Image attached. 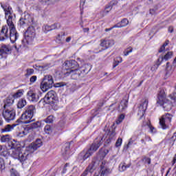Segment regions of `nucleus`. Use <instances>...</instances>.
<instances>
[{
  "mask_svg": "<svg viewBox=\"0 0 176 176\" xmlns=\"http://www.w3.org/2000/svg\"><path fill=\"white\" fill-rule=\"evenodd\" d=\"M1 6L5 12L6 19H7V24L9 28H8L7 25L2 27L0 31V41H5V39L10 38L12 43H16V41L19 39V33L17 32V30H16L14 23H13V20H14L16 15L14 13H13V10L12 9V7L9 6V4L1 3Z\"/></svg>",
  "mask_w": 176,
  "mask_h": 176,
  "instance_id": "obj_1",
  "label": "nucleus"
},
{
  "mask_svg": "<svg viewBox=\"0 0 176 176\" xmlns=\"http://www.w3.org/2000/svg\"><path fill=\"white\" fill-rule=\"evenodd\" d=\"M42 146V140L40 139H37L35 142L30 144L27 148L25 151L22 150L20 148H11L10 150V153L14 159H18L21 163L22 162H25L28 157L30 156V153H34L38 148H41Z\"/></svg>",
  "mask_w": 176,
  "mask_h": 176,
  "instance_id": "obj_2",
  "label": "nucleus"
},
{
  "mask_svg": "<svg viewBox=\"0 0 176 176\" xmlns=\"http://www.w3.org/2000/svg\"><path fill=\"white\" fill-rule=\"evenodd\" d=\"M35 38V28L33 26H30L25 33V38L21 41L17 42L14 47L16 50L24 49L28 45H31Z\"/></svg>",
  "mask_w": 176,
  "mask_h": 176,
  "instance_id": "obj_3",
  "label": "nucleus"
},
{
  "mask_svg": "<svg viewBox=\"0 0 176 176\" xmlns=\"http://www.w3.org/2000/svg\"><path fill=\"white\" fill-rule=\"evenodd\" d=\"M103 140V138H97L95 140L94 142L91 145L90 148L87 151H82L79 154L78 157L82 159V160H86L87 159H89V157H90V156H92L93 153H94V152H96L97 149H98V148L101 146V144H102V142H104Z\"/></svg>",
  "mask_w": 176,
  "mask_h": 176,
  "instance_id": "obj_4",
  "label": "nucleus"
},
{
  "mask_svg": "<svg viewBox=\"0 0 176 176\" xmlns=\"http://www.w3.org/2000/svg\"><path fill=\"white\" fill-rule=\"evenodd\" d=\"M35 113H36V108L34 105H30L27 107L25 112L21 115V120H26L24 123L25 124H28V123L34 122V119H32V118H34Z\"/></svg>",
  "mask_w": 176,
  "mask_h": 176,
  "instance_id": "obj_5",
  "label": "nucleus"
},
{
  "mask_svg": "<svg viewBox=\"0 0 176 176\" xmlns=\"http://www.w3.org/2000/svg\"><path fill=\"white\" fill-rule=\"evenodd\" d=\"M157 104L163 107L164 111L171 110V101L167 99L166 97V93L164 90H161L158 94V99L157 100Z\"/></svg>",
  "mask_w": 176,
  "mask_h": 176,
  "instance_id": "obj_6",
  "label": "nucleus"
},
{
  "mask_svg": "<svg viewBox=\"0 0 176 176\" xmlns=\"http://www.w3.org/2000/svg\"><path fill=\"white\" fill-rule=\"evenodd\" d=\"M54 83V80H53V76L51 75L45 76L41 83V89L42 91H47L49 89H52Z\"/></svg>",
  "mask_w": 176,
  "mask_h": 176,
  "instance_id": "obj_7",
  "label": "nucleus"
},
{
  "mask_svg": "<svg viewBox=\"0 0 176 176\" xmlns=\"http://www.w3.org/2000/svg\"><path fill=\"white\" fill-rule=\"evenodd\" d=\"M86 72V70L85 69L79 68L76 69L74 70H69L67 72H63L64 75L65 76H71L72 79H74V80H76L78 79H80V78H82L83 73Z\"/></svg>",
  "mask_w": 176,
  "mask_h": 176,
  "instance_id": "obj_8",
  "label": "nucleus"
},
{
  "mask_svg": "<svg viewBox=\"0 0 176 176\" xmlns=\"http://www.w3.org/2000/svg\"><path fill=\"white\" fill-rule=\"evenodd\" d=\"M2 116L7 123H10L16 118V110L13 107L4 109L2 112Z\"/></svg>",
  "mask_w": 176,
  "mask_h": 176,
  "instance_id": "obj_9",
  "label": "nucleus"
},
{
  "mask_svg": "<svg viewBox=\"0 0 176 176\" xmlns=\"http://www.w3.org/2000/svg\"><path fill=\"white\" fill-rule=\"evenodd\" d=\"M173 119V116L168 113H166L160 119V126H161L163 130H166V129H168L170 127V123H171V120Z\"/></svg>",
  "mask_w": 176,
  "mask_h": 176,
  "instance_id": "obj_10",
  "label": "nucleus"
},
{
  "mask_svg": "<svg viewBox=\"0 0 176 176\" xmlns=\"http://www.w3.org/2000/svg\"><path fill=\"white\" fill-rule=\"evenodd\" d=\"M12 53V47L9 45L0 44V57L1 58H6L8 54Z\"/></svg>",
  "mask_w": 176,
  "mask_h": 176,
  "instance_id": "obj_11",
  "label": "nucleus"
},
{
  "mask_svg": "<svg viewBox=\"0 0 176 176\" xmlns=\"http://www.w3.org/2000/svg\"><path fill=\"white\" fill-rule=\"evenodd\" d=\"M148 99H143L142 102L140 103L138 107V115L140 116V119H142V116H144L145 113V111H146L148 108Z\"/></svg>",
  "mask_w": 176,
  "mask_h": 176,
  "instance_id": "obj_12",
  "label": "nucleus"
},
{
  "mask_svg": "<svg viewBox=\"0 0 176 176\" xmlns=\"http://www.w3.org/2000/svg\"><path fill=\"white\" fill-rule=\"evenodd\" d=\"M78 66V62L75 60H66L64 65V72L74 71V68H76Z\"/></svg>",
  "mask_w": 176,
  "mask_h": 176,
  "instance_id": "obj_13",
  "label": "nucleus"
},
{
  "mask_svg": "<svg viewBox=\"0 0 176 176\" xmlns=\"http://www.w3.org/2000/svg\"><path fill=\"white\" fill-rule=\"evenodd\" d=\"M176 67V58L174 59L173 64L170 65V63H166V74L165 78H170L171 75H173V72L175 69Z\"/></svg>",
  "mask_w": 176,
  "mask_h": 176,
  "instance_id": "obj_14",
  "label": "nucleus"
},
{
  "mask_svg": "<svg viewBox=\"0 0 176 176\" xmlns=\"http://www.w3.org/2000/svg\"><path fill=\"white\" fill-rule=\"evenodd\" d=\"M56 91L51 90L45 95V98L50 104H54L56 101Z\"/></svg>",
  "mask_w": 176,
  "mask_h": 176,
  "instance_id": "obj_15",
  "label": "nucleus"
},
{
  "mask_svg": "<svg viewBox=\"0 0 176 176\" xmlns=\"http://www.w3.org/2000/svg\"><path fill=\"white\" fill-rule=\"evenodd\" d=\"M27 98L31 102H38L39 101V95L36 94L34 91H29L27 94Z\"/></svg>",
  "mask_w": 176,
  "mask_h": 176,
  "instance_id": "obj_16",
  "label": "nucleus"
},
{
  "mask_svg": "<svg viewBox=\"0 0 176 176\" xmlns=\"http://www.w3.org/2000/svg\"><path fill=\"white\" fill-rule=\"evenodd\" d=\"M114 45H115V41L112 39L101 40V42H100V46L101 47H103L104 50L108 49L109 47H111V46H113Z\"/></svg>",
  "mask_w": 176,
  "mask_h": 176,
  "instance_id": "obj_17",
  "label": "nucleus"
},
{
  "mask_svg": "<svg viewBox=\"0 0 176 176\" xmlns=\"http://www.w3.org/2000/svg\"><path fill=\"white\" fill-rule=\"evenodd\" d=\"M116 5H118V1L116 0L111 1L110 3L106 6L104 10L102 12V16H107V14L109 13V12L112 10V8H113V6H116Z\"/></svg>",
  "mask_w": 176,
  "mask_h": 176,
  "instance_id": "obj_18",
  "label": "nucleus"
},
{
  "mask_svg": "<svg viewBox=\"0 0 176 176\" xmlns=\"http://www.w3.org/2000/svg\"><path fill=\"white\" fill-rule=\"evenodd\" d=\"M111 173H112V170H111V169L105 167L104 162H102V165L100 166V176L109 175V174H111Z\"/></svg>",
  "mask_w": 176,
  "mask_h": 176,
  "instance_id": "obj_19",
  "label": "nucleus"
},
{
  "mask_svg": "<svg viewBox=\"0 0 176 176\" xmlns=\"http://www.w3.org/2000/svg\"><path fill=\"white\" fill-rule=\"evenodd\" d=\"M109 151H108V149H105V148H101L99 151L98 155V157L99 159V160H103V159L105 157V156H107L109 153Z\"/></svg>",
  "mask_w": 176,
  "mask_h": 176,
  "instance_id": "obj_20",
  "label": "nucleus"
},
{
  "mask_svg": "<svg viewBox=\"0 0 176 176\" xmlns=\"http://www.w3.org/2000/svg\"><path fill=\"white\" fill-rule=\"evenodd\" d=\"M116 135V132L115 131H109L106 136V143L109 144L113 138H115V136Z\"/></svg>",
  "mask_w": 176,
  "mask_h": 176,
  "instance_id": "obj_21",
  "label": "nucleus"
},
{
  "mask_svg": "<svg viewBox=\"0 0 176 176\" xmlns=\"http://www.w3.org/2000/svg\"><path fill=\"white\" fill-rule=\"evenodd\" d=\"M71 145V143H65V148L62 153L63 156H65V157H68L71 155V153H69V146Z\"/></svg>",
  "mask_w": 176,
  "mask_h": 176,
  "instance_id": "obj_22",
  "label": "nucleus"
},
{
  "mask_svg": "<svg viewBox=\"0 0 176 176\" xmlns=\"http://www.w3.org/2000/svg\"><path fill=\"white\" fill-rule=\"evenodd\" d=\"M129 25V20L127 19H122L120 23H117L114 26L113 28H122V27H126V25Z\"/></svg>",
  "mask_w": 176,
  "mask_h": 176,
  "instance_id": "obj_23",
  "label": "nucleus"
},
{
  "mask_svg": "<svg viewBox=\"0 0 176 176\" xmlns=\"http://www.w3.org/2000/svg\"><path fill=\"white\" fill-rule=\"evenodd\" d=\"M128 102H129L126 99H123L118 106V111H120V112H123V111H124V109L127 107Z\"/></svg>",
  "mask_w": 176,
  "mask_h": 176,
  "instance_id": "obj_24",
  "label": "nucleus"
},
{
  "mask_svg": "<svg viewBox=\"0 0 176 176\" xmlns=\"http://www.w3.org/2000/svg\"><path fill=\"white\" fill-rule=\"evenodd\" d=\"M14 102V99L8 97L4 104V109H9V107H12Z\"/></svg>",
  "mask_w": 176,
  "mask_h": 176,
  "instance_id": "obj_25",
  "label": "nucleus"
},
{
  "mask_svg": "<svg viewBox=\"0 0 176 176\" xmlns=\"http://www.w3.org/2000/svg\"><path fill=\"white\" fill-rule=\"evenodd\" d=\"M171 57H173V52H168L164 57L159 58L158 61H163V60L167 61V60H170Z\"/></svg>",
  "mask_w": 176,
  "mask_h": 176,
  "instance_id": "obj_26",
  "label": "nucleus"
},
{
  "mask_svg": "<svg viewBox=\"0 0 176 176\" xmlns=\"http://www.w3.org/2000/svg\"><path fill=\"white\" fill-rule=\"evenodd\" d=\"M27 105V101L25 99H21L17 103V108L21 109Z\"/></svg>",
  "mask_w": 176,
  "mask_h": 176,
  "instance_id": "obj_27",
  "label": "nucleus"
},
{
  "mask_svg": "<svg viewBox=\"0 0 176 176\" xmlns=\"http://www.w3.org/2000/svg\"><path fill=\"white\" fill-rule=\"evenodd\" d=\"M130 168V164H126L124 162H122L119 165V171H121V172L126 171V170H127V168Z\"/></svg>",
  "mask_w": 176,
  "mask_h": 176,
  "instance_id": "obj_28",
  "label": "nucleus"
},
{
  "mask_svg": "<svg viewBox=\"0 0 176 176\" xmlns=\"http://www.w3.org/2000/svg\"><path fill=\"white\" fill-rule=\"evenodd\" d=\"M12 129H14L13 125L8 124L3 129H1V133H9V131H12Z\"/></svg>",
  "mask_w": 176,
  "mask_h": 176,
  "instance_id": "obj_29",
  "label": "nucleus"
},
{
  "mask_svg": "<svg viewBox=\"0 0 176 176\" xmlns=\"http://www.w3.org/2000/svg\"><path fill=\"white\" fill-rule=\"evenodd\" d=\"M23 94H24V90L19 89L15 94H13L12 97L13 98H20V97H21Z\"/></svg>",
  "mask_w": 176,
  "mask_h": 176,
  "instance_id": "obj_30",
  "label": "nucleus"
},
{
  "mask_svg": "<svg viewBox=\"0 0 176 176\" xmlns=\"http://www.w3.org/2000/svg\"><path fill=\"white\" fill-rule=\"evenodd\" d=\"M19 25L21 27H23V25H28V20L25 18H21L19 22Z\"/></svg>",
  "mask_w": 176,
  "mask_h": 176,
  "instance_id": "obj_31",
  "label": "nucleus"
},
{
  "mask_svg": "<svg viewBox=\"0 0 176 176\" xmlns=\"http://www.w3.org/2000/svg\"><path fill=\"white\" fill-rule=\"evenodd\" d=\"M46 104H50V103L46 100V98H45V97H44V98L41 99L38 102L39 106L41 107L42 108H43V107H45V105H46Z\"/></svg>",
  "mask_w": 176,
  "mask_h": 176,
  "instance_id": "obj_32",
  "label": "nucleus"
},
{
  "mask_svg": "<svg viewBox=\"0 0 176 176\" xmlns=\"http://www.w3.org/2000/svg\"><path fill=\"white\" fill-rule=\"evenodd\" d=\"M122 57H117L114 59V65H113V68H115V67H118V65H119V64H120V63H122Z\"/></svg>",
  "mask_w": 176,
  "mask_h": 176,
  "instance_id": "obj_33",
  "label": "nucleus"
},
{
  "mask_svg": "<svg viewBox=\"0 0 176 176\" xmlns=\"http://www.w3.org/2000/svg\"><path fill=\"white\" fill-rule=\"evenodd\" d=\"M147 126L150 130V133H152L153 134L156 133V129H155V127L152 126V124H151L150 121L147 122Z\"/></svg>",
  "mask_w": 176,
  "mask_h": 176,
  "instance_id": "obj_34",
  "label": "nucleus"
},
{
  "mask_svg": "<svg viewBox=\"0 0 176 176\" xmlns=\"http://www.w3.org/2000/svg\"><path fill=\"white\" fill-rule=\"evenodd\" d=\"M10 140L9 135H3L1 138V142H9Z\"/></svg>",
  "mask_w": 176,
  "mask_h": 176,
  "instance_id": "obj_35",
  "label": "nucleus"
},
{
  "mask_svg": "<svg viewBox=\"0 0 176 176\" xmlns=\"http://www.w3.org/2000/svg\"><path fill=\"white\" fill-rule=\"evenodd\" d=\"M10 176H20V174H19V172L16 170L14 168H11L10 170Z\"/></svg>",
  "mask_w": 176,
  "mask_h": 176,
  "instance_id": "obj_36",
  "label": "nucleus"
},
{
  "mask_svg": "<svg viewBox=\"0 0 176 176\" xmlns=\"http://www.w3.org/2000/svg\"><path fill=\"white\" fill-rule=\"evenodd\" d=\"M54 117L53 116H48L44 121L45 123H53Z\"/></svg>",
  "mask_w": 176,
  "mask_h": 176,
  "instance_id": "obj_37",
  "label": "nucleus"
},
{
  "mask_svg": "<svg viewBox=\"0 0 176 176\" xmlns=\"http://www.w3.org/2000/svg\"><path fill=\"white\" fill-rule=\"evenodd\" d=\"M41 126L40 122H36L30 124L31 129H38Z\"/></svg>",
  "mask_w": 176,
  "mask_h": 176,
  "instance_id": "obj_38",
  "label": "nucleus"
},
{
  "mask_svg": "<svg viewBox=\"0 0 176 176\" xmlns=\"http://www.w3.org/2000/svg\"><path fill=\"white\" fill-rule=\"evenodd\" d=\"M51 27V31H53V30H58L60 27H61V25L60 23H54L53 25H50Z\"/></svg>",
  "mask_w": 176,
  "mask_h": 176,
  "instance_id": "obj_39",
  "label": "nucleus"
},
{
  "mask_svg": "<svg viewBox=\"0 0 176 176\" xmlns=\"http://www.w3.org/2000/svg\"><path fill=\"white\" fill-rule=\"evenodd\" d=\"M38 68H40V69H43L44 71H46V69H49V68H50V64L47 63L43 65H40L38 66Z\"/></svg>",
  "mask_w": 176,
  "mask_h": 176,
  "instance_id": "obj_40",
  "label": "nucleus"
},
{
  "mask_svg": "<svg viewBox=\"0 0 176 176\" xmlns=\"http://www.w3.org/2000/svg\"><path fill=\"white\" fill-rule=\"evenodd\" d=\"M25 135H27V131H21L16 134V137H19V138H21Z\"/></svg>",
  "mask_w": 176,
  "mask_h": 176,
  "instance_id": "obj_41",
  "label": "nucleus"
},
{
  "mask_svg": "<svg viewBox=\"0 0 176 176\" xmlns=\"http://www.w3.org/2000/svg\"><path fill=\"white\" fill-rule=\"evenodd\" d=\"M44 131L46 134H50V133H52V127L50 125H46L44 128Z\"/></svg>",
  "mask_w": 176,
  "mask_h": 176,
  "instance_id": "obj_42",
  "label": "nucleus"
},
{
  "mask_svg": "<svg viewBox=\"0 0 176 176\" xmlns=\"http://www.w3.org/2000/svg\"><path fill=\"white\" fill-rule=\"evenodd\" d=\"M3 170H5V162L0 157V170L3 171Z\"/></svg>",
  "mask_w": 176,
  "mask_h": 176,
  "instance_id": "obj_43",
  "label": "nucleus"
},
{
  "mask_svg": "<svg viewBox=\"0 0 176 176\" xmlns=\"http://www.w3.org/2000/svg\"><path fill=\"white\" fill-rule=\"evenodd\" d=\"M132 52H133V47H129L124 51V55L129 56V54H130V53H131Z\"/></svg>",
  "mask_w": 176,
  "mask_h": 176,
  "instance_id": "obj_44",
  "label": "nucleus"
},
{
  "mask_svg": "<svg viewBox=\"0 0 176 176\" xmlns=\"http://www.w3.org/2000/svg\"><path fill=\"white\" fill-rule=\"evenodd\" d=\"M124 120V116L123 114H121L118 120H116V123L117 124H120V123H122V122H123V120Z\"/></svg>",
  "mask_w": 176,
  "mask_h": 176,
  "instance_id": "obj_45",
  "label": "nucleus"
},
{
  "mask_svg": "<svg viewBox=\"0 0 176 176\" xmlns=\"http://www.w3.org/2000/svg\"><path fill=\"white\" fill-rule=\"evenodd\" d=\"M34 74V69H28L26 70L25 76H31Z\"/></svg>",
  "mask_w": 176,
  "mask_h": 176,
  "instance_id": "obj_46",
  "label": "nucleus"
},
{
  "mask_svg": "<svg viewBox=\"0 0 176 176\" xmlns=\"http://www.w3.org/2000/svg\"><path fill=\"white\" fill-rule=\"evenodd\" d=\"M24 122H27V120H23V121H21V119H18V120L16 121V124H12V125H13V127H16V126H19V124L20 123H25Z\"/></svg>",
  "mask_w": 176,
  "mask_h": 176,
  "instance_id": "obj_47",
  "label": "nucleus"
},
{
  "mask_svg": "<svg viewBox=\"0 0 176 176\" xmlns=\"http://www.w3.org/2000/svg\"><path fill=\"white\" fill-rule=\"evenodd\" d=\"M36 79H38V77H36V76H32L30 78V83H35L36 82Z\"/></svg>",
  "mask_w": 176,
  "mask_h": 176,
  "instance_id": "obj_48",
  "label": "nucleus"
},
{
  "mask_svg": "<svg viewBox=\"0 0 176 176\" xmlns=\"http://www.w3.org/2000/svg\"><path fill=\"white\" fill-rule=\"evenodd\" d=\"M63 86H67V83L60 82L55 84V87H63Z\"/></svg>",
  "mask_w": 176,
  "mask_h": 176,
  "instance_id": "obj_49",
  "label": "nucleus"
},
{
  "mask_svg": "<svg viewBox=\"0 0 176 176\" xmlns=\"http://www.w3.org/2000/svg\"><path fill=\"white\" fill-rule=\"evenodd\" d=\"M122 138H119L116 142V146L117 147L120 146L122 145Z\"/></svg>",
  "mask_w": 176,
  "mask_h": 176,
  "instance_id": "obj_50",
  "label": "nucleus"
},
{
  "mask_svg": "<svg viewBox=\"0 0 176 176\" xmlns=\"http://www.w3.org/2000/svg\"><path fill=\"white\" fill-rule=\"evenodd\" d=\"M67 170H69V166H68V164H66L65 167L63 168V170L62 171L63 174H65Z\"/></svg>",
  "mask_w": 176,
  "mask_h": 176,
  "instance_id": "obj_51",
  "label": "nucleus"
},
{
  "mask_svg": "<svg viewBox=\"0 0 176 176\" xmlns=\"http://www.w3.org/2000/svg\"><path fill=\"white\" fill-rule=\"evenodd\" d=\"M0 155L1 156L5 155V148L2 146H0Z\"/></svg>",
  "mask_w": 176,
  "mask_h": 176,
  "instance_id": "obj_52",
  "label": "nucleus"
},
{
  "mask_svg": "<svg viewBox=\"0 0 176 176\" xmlns=\"http://www.w3.org/2000/svg\"><path fill=\"white\" fill-rule=\"evenodd\" d=\"M44 30L45 32H49V31H52L50 25H47L44 26Z\"/></svg>",
  "mask_w": 176,
  "mask_h": 176,
  "instance_id": "obj_53",
  "label": "nucleus"
},
{
  "mask_svg": "<svg viewBox=\"0 0 176 176\" xmlns=\"http://www.w3.org/2000/svg\"><path fill=\"white\" fill-rule=\"evenodd\" d=\"M133 142H134V140H133V138H131L129 141L128 144L126 145V148L129 149L130 145H132Z\"/></svg>",
  "mask_w": 176,
  "mask_h": 176,
  "instance_id": "obj_54",
  "label": "nucleus"
},
{
  "mask_svg": "<svg viewBox=\"0 0 176 176\" xmlns=\"http://www.w3.org/2000/svg\"><path fill=\"white\" fill-rule=\"evenodd\" d=\"M65 124V122L64 121H60L58 124V126L63 129Z\"/></svg>",
  "mask_w": 176,
  "mask_h": 176,
  "instance_id": "obj_55",
  "label": "nucleus"
},
{
  "mask_svg": "<svg viewBox=\"0 0 176 176\" xmlns=\"http://www.w3.org/2000/svg\"><path fill=\"white\" fill-rule=\"evenodd\" d=\"M40 3H41V5H45L46 3H47V2L50 1V0H38Z\"/></svg>",
  "mask_w": 176,
  "mask_h": 176,
  "instance_id": "obj_56",
  "label": "nucleus"
},
{
  "mask_svg": "<svg viewBox=\"0 0 176 176\" xmlns=\"http://www.w3.org/2000/svg\"><path fill=\"white\" fill-rule=\"evenodd\" d=\"M171 140L173 142H175L176 141V132L173 133V135L171 137Z\"/></svg>",
  "mask_w": 176,
  "mask_h": 176,
  "instance_id": "obj_57",
  "label": "nucleus"
},
{
  "mask_svg": "<svg viewBox=\"0 0 176 176\" xmlns=\"http://www.w3.org/2000/svg\"><path fill=\"white\" fill-rule=\"evenodd\" d=\"M164 50H166V47H164V45H162L159 50V53H162V52H164Z\"/></svg>",
  "mask_w": 176,
  "mask_h": 176,
  "instance_id": "obj_58",
  "label": "nucleus"
},
{
  "mask_svg": "<svg viewBox=\"0 0 176 176\" xmlns=\"http://www.w3.org/2000/svg\"><path fill=\"white\" fill-rule=\"evenodd\" d=\"M160 65V63H157L151 67V71H155V68L157 69V67Z\"/></svg>",
  "mask_w": 176,
  "mask_h": 176,
  "instance_id": "obj_59",
  "label": "nucleus"
},
{
  "mask_svg": "<svg viewBox=\"0 0 176 176\" xmlns=\"http://www.w3.org/2000/svg\"><path fill=\"white\" fill-rule=\"evenodd\" d=\"M145 160V163H147V164H151V158H144Z\"/></svg>",
  "mask_w": 176,
  "mask_h": 176,
  "instance_id": "obj_60",
  "label": "nucleus"
},
{
  "mask_svg": "<svg viewBox=\"0 0 176 176\" xmlns=\"http://www.w3.org/2000/svg\"><path fill=\"white\" fill-rule=\"evenodd\" d=\"M145 139L148 141L149 142H152V139L151 138V137L146 135L145 136Z\"/></svg>",
  "mask_w": 176,
  "mask_h": 176,
  "instance_id": "obj_61",
  "label": "nucleus"
},
{
  "mask_svg": "<svg viewBox=\"0 0 176 176\" xmlns=\"http://www.w3.org/2000/svg\"><path fill=\"white\" fill-rule=\"evenodd\" d=\"M168 43H170V41L166 40V41H165V43L162 45V46H164V47H166V46H167V45H168Z\"/></svg>",
  "mask_w": 176,
  "mask_h": 176,
  "instance_id": "obj_62",
  "label": "nucleus"
},
{
  "mask_svg": "<svg viewBox=\"0 0 176 176\" xmlns=\"http://www.w3.org/2000/svg\"><path fill=\"white\" fill-rule=\"evenodd\" d=\"M168 32H170V33L174 32V28L173 27L170 26L168 28Z\"/></svg>",
  "mask_w": 176,
  "mask_h": 176,
  "instance_id": "obj_63",
  "label": "nucleus"
},
{
  "mask_svg": "<svg viewBox=\"0 0 176 176\" xmlns=\"http://www.w3.org/2000/svg\"><path fill=\"white\" fill-rule=\"evenodd\" d=\"M71 39H72L71 36L67 37V38H66V42H67V43H69V42H71Z\"/></svg>",
  "mask_w": 176,
  "mask_h": 176,
  "instance_id": "obj_64",
  "label": "nucleus"
}]
</instances>
